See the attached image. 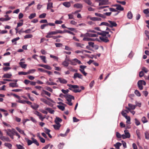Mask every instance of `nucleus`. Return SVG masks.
Listing matches in <instances>:
<instances>
[{
    "label": "nucleus",
    "mask_w": 149,
    "mask_h": 149,
    "mask_svg": "<svg viewBox=\"0 0 149 149\" xmlns=\"http://www.w3.org/2000/svg\"><path fill=\"white\" fill-rule=\"evenodd\" d=\"M115 6L116 7V9L117 10L122 11L124 10V8L120 5H116Z\"/></svg>",
    "instance_id": "nucleus-22"
},
{
    "label": "nucleus",
    "mask_w": 149,
    "mask_h": 149,
    "mask_svg": "<svg viewBox=\"0 0 149 149\" xmlns=\"http://www.w3.org/2000/svg\"><path fill=\"white\" fill-rule=\"evenodd\" d=\"M73 77L74 79H75L77 78H79L80 79H82L83 76L79 73H76L74 74Z\"/></svg>",
    "instance_id": "nucleus-11"
},
{
    "label": "nucleus",
    "mask_w": 149,
    "mask_h": 149,
    "mask_svg": "<svg viewBox=\"0 0 149 149\" xmlns=\"http://www.w3.org/2000/svg\"><path fill=\"white\" fill-rule=\"evenodd\" d=\"M86 67V66L81 65L79 66L80 69L79 70L85 76H86L87 74V73L84 71V69Z\"/></svg>",
    "instance_id": "nucleus-6"
},
{
    "label": "nucleus",
    "mask_w": 149,
    "mask_h": 149,
    "mask_svg": "<svg viewBox=\"0 0 149 149\" xmlns=\"http://www.w3.org/2000/svg\"><path fill=\"white\" fill-rule=\"evenodd\" d=\"M64 145L63 143H60L58 146V147L59 149H62Z\"/></svg>",
    "instance_id": "nucleus-57"
},
{
    "label": "nucleus",
    "mask_w": 149,
    "mask_h": 149,
    "mask_svg": "<svg viewBox=\"0 0 149 149\" xmlns=\"http://www.w3.org/2000/svg\"><path fill=\"white\" fill-rule=\"evenodd\" d=\"M16 129L21 134H23L24 135H25L26 134L24 133V131L21 129L19 127H16Z\"/></svg>",
    "instance_id": "nucleus-31"
},
{
    "label": "nucleus",
    "mask_w": 149,
    "mask_h": 149,
    "mask_svg": "<svg viewBox=\"0 0 149 149\" xmlns=\"http://www.w3.org/2000/svg\"><path fill=\"white\" fill-rule=\"evenodd\" d=\"M127 18L130 19H132L133 17L131 11H129L127 14Z\"/></svg>",
    "instance_id": "nucleus-28"
},
{
    "label": "nucleus",
    "mask_w": 149,
    "mask_h": 149,
    "mask_svg": "<svg viewBox=\"0 0 149 149\" xmlns=\"http://www.w3.org/2000/svg\"><path fill=\"white\" fill-rule=\"evenodd\" d=\"M141 121L143 123H146L148 122L145 116H143L142 118Z\"/></svg>",
    "instance_id": "nucleus-49"
},
{
    "label": "nucleus",
    "mask_w": 149,
    "mask_h": 149,
    "mask_svg": "<svg viewBox=\"0 0 149 149\" xmlns=\"http://www.w3.org/2000/svg\"><path fill=\"white\" fill-rule=\"evenodd\" d=\"M45 109L51 114H53L54 112V111L50 108H45Z\"/></svg>",
    "instance_id": "nucleus-24"
},
{
    "label": "nucleus",
    "mask_w": 149,
    "mask_h": 149,
    "mask_svg": "<svg viewBox=\"0 0 149 149\" xmlns=\"http://www.w3.org/2000/svg\"><path fill=\"white\" fill-rule=\"evenodd\" d=\"M40 57L42 61L43 62L45 63H46L47 61L46 60V58L45 56H40Z\"/></svg>",
    "instance_id": "nucleus-38"
},
{
    "label": "nucleus",
    "mask_w": 149,
    "mask_h": 149,
    "mask_svg": "<svg viewBox=\"0 0 149 149\" xmlns=\"http://www.w3.org/2000/svg\"><path fill=\"white\" fill-rule=\"evenodd\" d=\"M95 16L98 17H101L102 18H105V16L103 15L100 14V13H95Z\"/></svg>",
    "instance_id": "nucleus-47"
},
{
    "label": "nucleus",
    "mask_w": 149,
    "mask_h": 149,
    "mask_svg": "<svg viewBox=\"0 0 149 149\" xmlns=\"http://www.w3.org/2000/svg\"><path fill=\"white\" fill-rule=\"evenodd\" d=\"M63 22L61 20H56L55 22V23L56 24H61L63 23Z\"/></svg>",
    "instance_id": "nucleus-59"
},
{
    "label": "nucleus",
    "mask_w": 149,
    "mask_h": 149,
    "mask_svg": "<svg viewBox=\"0 0 149 149\" xmlns=\"http://www.w3.org/2000/svg\"><path fill=\"white\" fill-rule=\"evenodd\" d=\"M9 86L12 87H17L18 86L17 85V83H11L9 84Z\"/></svg>",
    "instance_id": "nucleus-39"
},
{
    "label": "nucleus",
    "mask_w": 149,
    "mask_h": 149,
    "mask_svg": "<svg viewBox=\"0 0 149 149\" xmlns=\"http://www.w3.org/2000/svg\"><path fill=\"white\" fill-rule=\"evenodd\" d=\"M85 36L86 37H96L97 36V35L96 33H89L87 32L85 33Z\"/></svg>",
    "instance_id": "nucleus-13"
},
{
    "label": "nucleus",
    "mask_w": 149,
    "mask_h": 149,
    "mask_svg": "<svg viewBox=\"0 0 149 149\" xmlns=\"http://www.w3.org/2000/svg\"><path fill=\"white\" fill-rule=\"evenodd\" d=\"M128 105L130 108V110H131V109L134 110L136 108V105H133L131 104H129Z\"/></svg>",
    "instance_id": "nucleus-34"
},
{
    "label": "nucleus",
    "mask_w": 149,
    "mask_h": 149,
    "mask_svg": "<svg viewBox=\"0 0 149 149\" xmlns=\"http://www.w3.org/2000/svg\"><path fill=\"white\" fill-rule=\"evenodd\" d=\"M53 126L55 130H58L61 127L60 124H56V125H54Z\"/></svg>",
    "instance_id": "nucleus-40"
},
{
    "label": "nucleus",
    "mask_w": 149,
    "mask_h": 149,
    "mask_svg": "<svg viewBox=\"0 0 149 149\" xmlns=\"http://www.w3.org/2000/svg\"><path fill=\"white\" fill-rule=\"evenodd\" d=\"M135 123L137 126H138L140 124V122L136 118L135 119Z\"/></svg>",
    "instance_id": "nucleus-62"
},
{
    "label": "nucleus",
    "mask_w": 149,
    "mask_h": 149,
    "mask_svg": "<svg viewBox=\"0 0 149 149\" xmlns=\"http://www.w3.org/2000/svg\"><path fill=\"white\" fill-rule=\"evenodd\" d=\"M68 86H69V89L75 93L79 92H81V90H80L78 88L79 86L77 85H72L71 84H68Z\"/></svg>",
    "instance_id": "nucleus-2"
},
{
    "label": "nucleus",
    "mask_w": 149,
    "mask_h": 149,
    "mask_svg": "<svg viewBox=\"0 0 149 149\" xmlns=\"http://www.w3.org/2000/svg\"><path fill=\"white\" fill-rule=\"evenodd\" d=\"M108 22L110 24H109V26L111 28H112L113 26H116L117 25V24L115 22L109 20Z\"/></svg>",
    "instance_id": "nucleus-9"
},
{
    "label": "nucleus",
    "mask_w": 149,
    "mask_h": 149,
    "mask_svg": "<svg viewBox=\"0 0 149 149\" xmlns=\"http://www.w3.org/2000/svg\"><path fill=\"white\" fill-rule=\"evenodd\" d=\"M58 79L59 80V82L61 83L65 84L67 82V81L63 78H58Z\"/></svg>",
    "instance_id": "nucleus-17"
},
{
    "label": "nucleus",
    "mask_w": 149,
    "mask_h": 149,
    "mask_svg": "<svg viewBox=\"0 0 149 149\" xmlns=\"http://www.w3.org/2000/svg\"><path fill=\"white\" fill-rule=\"evenodd\" d=\"M108 1L107 0H101L99 2V6L107 4L108 3Z\"/></svg>",
    "instance_id": "nucleus-14"
},
{
    "label": "nucleus",
    "mask_w": 149,
    "mask_h": 149,
    "mask_svg": "<svg viewBox=\"0 0 149 149\" xmlns=\"http://www.w3.org/2000/svg\"><path fill=\"white\" fill-rule=\"evenodd\" d=\"M53 7V3L52 2H49L47 3V10L50 9Z\"/></svg>",
    "instance_id": "nucleus-23"
},
{
    "label": "nucleus",
    "mask_w": 149,
    "mask_h": 149,
    "mask_svg": "<svg viewBox=\"0 0 149 149\" xmlns=\"http://www.w3.org/2000/svg\"><path fill=\"white\" fill-rule=\"evenodd\" d=\"M84 1L89 5L92 6H93V4L90 0H84Z\"/></svg>",
    "instance_id": "nucleus-36"
},
{
    "label": "nucleus",
    "mask_w": 149,
    "mask_h": 149,
    "mask_svg": "<svg viewBox=\"0 0 149 149\" xmlns=\"http://www.w3.org/2000/svg\"><path fill=\"white\" fill-rule=\"evenodd\" d=\"M104 36H100V38L102 40L105 42H107L109 41V40L107 38L104 37Z\"/></svg>",
    "instance_id": "nucleus-20"
},
{
    "label": "nucleus",
    "mask_w": 149,
    "mask_h": 149,
    "mask_svg": "<svg viewBox=\"0 0 149 149\" xmlns=\"http://www.w3.org/2000/svg\"><path fill=\"white\" fill-rule=\"evenodd\" d=\"M33 36L32 34H27L24 36V39L29 38H32Z\"/></svg>",
    "instance_id": "nucleus-46"
},
{
    "label": "nucleus",
    "mask_w": 149,
    "mask_h": 149,
    "mask_svg": "<svg viewBox=\"0 0 149 149\" xmlns=\"http://www.w3.org/2000/svg\"><path fill=\"white\" fill-rule=\"evenodd\" d=\"M16 146L17 149H24V147L20 145L17 144Z\"/></svg>",
    "instance_id": "nucleus-56"
},
{
    "label": "nucleus",
    "mask_w": 149,
    "mask_h": 149,
    "mask_svg": "<svg viewBox=\"0 0 149 149\" xmlns=\"http://www.w3.org/2000/svg\"><path fill=\"white\" fill-rule=\"evenodd\" d=\"M36 16V14L35 13L31 14L29 16V18L31 19Z\"/></svg>",
    "instance_id": "nucleus-45"
},
{
    "label": "nucleus",
    "mask_w": 149,
    "mask_h": 149,
    "mask_svg": "<svg viewBox=\"0 0 149 149\" xmlns=\"http://www.w3.org/2000/svg\"><path fill=\"white\" fill-rule=\"evenodd\" d=\"M63 4L65 7L67 8L69 7L70 6V3L69 2H65L63 3Z\"/></svg>",
    "instance_id": "nucleus-25"
},
{
    "label": "nucleus",
    "mask_w": 149,
    "mask_h": 149,
    "mask_svg": "<svg viewBox=\"0 0 149 149\" xmlns=\"http://www.w3.org/2000/svg\"><path fill=\"white\" fill-rule=\"evenodd\" d=\"M109 33L108 32L105 31H101V32L96 31V32L95 33L97 34V36L99 35L102 36H105L107 35V36L109 37H110L111 36L109 34Z\"/></svg>",
    "instance_id": "nucleus-4"
},
{
    "label": "nucleus",
    "mask_w": 149,
    "mask_h": 149,
    "mask_svg": "<svg viewBox=\"0 0 149 149\" xmlns=\"http://www.w3.org/2000/svg\"><path fill=\"white\" fill-rule=\"evenodd\" d=\"M75 44L77 47H80L82 48H83V47L84 46V44L78 42L75 43Z\"/></svg>",
    "instance_id": "nucleus-43"
},
{
    "label": "nucleus",
    "mask_w": 149,
    "mask_h": 149,
    "mask_svg": "<svg viewBox=\"0 0 149 149\" xmlns=\"http://www.w3.org/2000/svg\"><path fill=\"white\" fill-rule=\"evenodd\" d=\"M74 7L78 8H81L83 7L82 4L79 3H77L74 5Z\"/></svg>",
    "instance_id": "nucleus-18"
},
{
    "label": "nucleus",
    "mask_w": 149,
    "mask_h": 149,
    "mask_svg": "<svg viewBox=\"0 0 149 149\" xmlns=\"http://www.w3.org/2000/svg\"><path fill=\"white\" fill-rule=\"evenodd\" d=\"M0 139L4 141L10 142V141L8 137L3 136L2 135L0 136Z\"/></svg>",
    "instance_id": "nucleus-10"
},
{
    "label": "nucleus",
    "mask_w": 149,
    "mask_h": 149,
    "mask_svg": "<svg viewBox=\"0 0 149 149\" xmlns=\"http://www.w3.org/2000/svg\"><path fill=\"white\" fill-rule=\"evenodd\" d=\"M19 75H26L28 74V72H18Z\"/></svg>",
    "instance_id": "nucleus-55"
},
{
    "label": "nucleus",
    "mask_w": 149,
    "mask_h": 149,
    "mask_svg": "<svg viewBox=\"0 0 149 149\" xmlns=\"http://www.w3.org/2000/svg\"><path fill=\"white\" fill-rule=\"evenodd\" d=\"M12 75L11 73H6L4 74L3 76V77L8 78H11Z\"/></svg>",
    "instance_id": "nucleus-26"
},
{
    "label": "nucleus",
    "mask_w": 149,
    "mask_h": 149,
    "mask_svg": "<svg viewBox=\"0 0 149 149\" xmlns=\"http://www.w3.org/2000/svg\"><path fill=\"white\" fill-rule=\"evenodd\" d=\"M137 84L139 89L141 90H142L143 89L142 85L145 86L146 85V83L144 81L140 80L138 81Z\"/></svg>",
    "instance_id": "nucleus-5"
},
{
    "label": "nucleus",
    "mask_w": 149,
    "mask_h": 149,
    "mask_svg": "<svg viewBox=\"0 0 149 149\" xmlns=\"http://www.w3.org/2000/svg\"><path fill=\"white\" fill-rule=\"evenodd\" d=\"M96 40V39H95L94 38H91L87 37H84L83 40L84 41H95Z\"/></svg>",
    "instance_id": "nucleus-19"
},
{
    "label": "nucleus",
    "mask_w": 149,
    "mask_h": 149,
    "mask_svg": "<svg viewBox=\"0 0 149 149\" xmlns=\"http://www.w3.org/2000/svg\"><path fill=\"white\" fill-rule=\"evenodd\" d=\"M125 118L127 119L126 123L127 124H131V123L130 122V118L129 116H127L125 117Z\"/></svg>",
    "instance_id": "nucleus-33"
},
{
    "label": "nucleus",
    "mask_w": 149,
    "mask_h": 149,
    "mask_svg": "<svg viewBox=\"0 0 149 149\" xmlns=\"http://www.w3.org/2000/svg\"><path fill=\"white\" fill-rule=\"evenodd\" d=\"M55 121L56 124H60L59 123L62 121V120L61 118L56 117Z\"/></svg>",
    "instance_id": "nucleus-27"
},
{
    "label": "nucleus",
    "mask_w": 149,
    "mask_h": 149,
    "mask_svg": "<svg viewBox=\"0 0 149 149\" xmlns=\"http://www.w3.org/2000/svg\"><path fill=\"white\" fill-rule=\"evenodd\" d=\"M4 146L8 148L9 149H11L12 148V145L10 143H5L4 144Z\"/></svg>",
    "instance_id": "nucleus-30"
},
{
    "label": "nucleus",
    "mask_w": 149,
    "mask_h": 149,
    "mask_svg": "<svg viewBox=\"0 0 149 149\" xmlns=\"http://www.w3.org/2000/svg\"><path fill=\"white\" fill-rule=\"evenodd\" d=\"M63 95L66 99L67 100L66 102L70 106H72L73 104L71 102L72 100H74V97L72 95H63L62 94L60 95V96L61 97V95Z\"/></svg>",
    "instance_id": "nucleus-1"
},
{
    "label": "nucleus",
    "mask_w": 149,
    "mask_h": 149,
    "mask_svg": "<svg viewBox=\"0 0 149 149\" xmlns=\"http://www.w3.org/2000/svg\"><path fill=\"white\" fill-rule=\"evenodd\" d=\"M19 37L16 38H15L12 39V42H15V43H14V44L15 45H16L17 43H16V41L17 40H19Z\"/></svg>",
    "instance_id": "nucleus-52"
},
{
    "label": "nucleus",
    "mask_w": 149,
    "mask_h": 149,
    "mask_svg": "<svg viewBox=\"0 0 149 149\" xmlns=\"http://www.w3.org/2000/svg\"><path fill=\"white\" fill-rule=\"evenodd\" d=\"M57 107L59 109L61 110L62 111L64 110L65 109V107L62 106L58 105Z\"/></svg>",
    "instance_id": "nucleus-63"
},
{
    "label": "nucleus",
    "mask_w": 149,
    "mask_h": 149,
    "mask_svg": "<svg viewBox=\"0 0 149 149\" xmlns=\"http://www.w3.org/2000/svg\"><path fill=\"white\" fill-rule=\"evenodd\" d=\"M122 145V144L119 142H117L116 144L114 145V146L116 148L118 149H119L120 146Z\"/></svg>",
    "instance_id": "nucleus-37"
},
{
    "label": "nucleus",
    "mask_w": 149,
    "mask_h": 149,
    "mask_svg": "<svg viewBox=\"0 0 149 149\" xmlns=\"http://www.w3.org/2000/svg\"><path fill=\"white\" fill-rule=\"evenodd\" d=\"M134 93L138 96L139 97L141 96V94L137 90H136L134 91Z\"/></svg>",
    "instance_id": "nucleus-58"
},
{
    "label": "nucleus",
    "mask_w": 149,
    "mask_h": 149,
    "mask_svg": "<svg viewBox=\"0 0 149 149\" xmlns=\"http://www.w3.org/2000/svg\"><path fill=\"white\" fill-rule=\"evenodd\" d=\"M43 91L44 92V93H45V94L47 95V96H48L49 97L50 96L51 94L49 93L48 92H47L45 90H43Z\"/></svg>",
    "instance_id": "nucleus-64"
},
{
    "label": "nucleus",
    "mask_w": 149,
    "mask_h": 149,
    "mask_svg": "<svg viewBox=\"0 0 149 149\" xmlns=\"http://www.w3.org/2000/svg\"><path fill=\"white\" fill-rule=\"evenodd\" d=\"M142 70L143 72H144L146 73H147L148 71V70L145 67H143Z\"/></svg>",
    "instance_id": "nucleus-61"
},
{
    "label": "nucleus",
    "mask_w": 149,
    "mask_h": 149,
    "mask_svg": "<svg viewBox=\"0 0 149 149\" xmlns=\"http://www.w3.org/2000/svg\"><path fill=\"white\" fill-rule=\"evenodd\" d=\"M25 62H20L19 63V64L20 65V67L26 69V68L27 64H24Z\"/></svg>",
    "instance_id": "nucleus-16"
},
{
    "label": "nucleus",
    "mask_w": 149,
    "mask_h": 149,
    "mask_svg": "<svg viewBox=\"0 0 149 149\" xmlns=\"http://www.w3.org/2000/svg\"><path fill=\"white\" fill-rule=\"evenodd\" d=\"M125 134L127 138H129L130 137V135L129 132L128 130H125L124 131Z\"/></svg>",
    "instance_id": "nucleus-29"
},
{
    "label": "nucleus",
    "mask_w": 149,
    "mask_h": 149,
    "mask_svg": "<svg viewBox=\"0 0 149 149\" xmlns=\"http://www.w3.org/2000/svg\"><path fill=\"white\" fill-rule=\"evenodd\" d=\"M31 139L33 141V143L35 144L37 146H38L39 145V143L38 142L37 140L33 138H31Z\"/></svg>",
    "instance_id": "nucleus-42"
},
{
    "label": "nucleus",
    "mask_w": 149,
    "mask_h": 149,
    "mask_svg": "<svg viewBox=\"0 0 149 149\" xmlns=\"http://www.w3.org/2000/svg\"><path fill=\"white\" fill-rule=\"evenodd\" d=\"M90 19L91 20L93 21H99L101 20V18L97 17H90Z\"/></svg>",
    "instance_id": "nucleus-21"
},
{
    "label": "nucleus",
    "mask_w": 149,
    "mask_h": 149,
    "mask_svg": "<svg viewBox=\"0 0 149 149\" xmlns=\"http://www.w3.org/2000/svg\"><path fill=\"white\" fill-rule=\"evenodd\" d=\"M105 25L109 26V23L106 22H103L101 23L99 26Z\"/></svg>",
    "instance_id": "nucleus-54"
},
{
    "label": "nucleus",
    "mask_w": 149,
    "mask_h": 149,
    "mask_svg": "<svg viewBox=\"0 0 149 149\" xmlns=\"http://www.w3.org/2000/svg\"><path fill=\"white\" fill-rule=\"evenodd\" d=\"M6 132L11 139H13V133L12 130L8 129L6 130Z\"/></svg>",
    "instance_id": "nucleus-8"
},
{
    "label": "nucleus",
    "mask_w": 149,
    "mask_h": 149,
    "mask_svg": "<svg viewBox=\"0 0 149 149\" xmlns=\"http://www.w3.org/2000/svg\"><path fill=\"white\" fill-rule=\"evenodd\" d=\"M67 29L71 31H74L75 32H77V31L74 28H68Z\"/></svg>",
    "instance_id": "nucleus-60"
},
{
    "label": "nucleus",
    "mask_w": 149,
    "mask_h": 149,
    "mask_svg": "<svg viewBox=\"0 0 149 149\" xmlns=\"http://www.w3.org/2000/svg\"><path fill=\"white\" fill-rule=\"evenodd\" d=\"M44 131L45 132V133L47 134L49 136L50 138H52V136L50 134L49 132H50V130L47 129V128L45 127L44 128Z\"/></svg>",
    "instance_id": "nucleus-15"
},
{
    "label": "nucleus",
    "mask_w": 149,
    "mask_h": 149,
    "mask_svg": "<svg viewBox=\"0 0 149 149\" xmlns=\"http://www.w3.org/2000/svg\"><path fill=\"white\" fill-rule=\"evenodd\" d=\"M39 66L43 67L46 69L48 70H51L52 68L51 66L48 65H43V64H39L38 65Z\"/></svg>",
    "instance_id": "nucleus-12"
},
{
    "label": "nucleus",
    "mask_w": 149,
    "mask_h": 149,
    "mask_svg": "<svg viewBox=\"0 0 149 149\" xmlns=\"http://www.w3.org/2000/svg\"><path fill=\"white\" fill-rule=\"evenodd\" d=\"M145 138L147 140L149 139V133L147 132L146 131L144 133Z\"/></svg>",
    "instance_id": "nucleus-41"
},
{
    "label": "nucleus",
    "mask_w": 149,
    "mask_h": 149,
    "mask_svg": "<svg viewBox=\"0 0 149 149\" xmlns=\"http://www.w3.org/2000/svg\"><path fill=\"white\" fill-rule=\"evenodd\" d=\"M31 29H28L26 30L23 31H22V33H29L31 32Z\"/></svg>",
    "instance_id": "nucleus-50"
},
{
    "label": "nucleus",
    "mask_w": 149,
    "mask_h": 149,
    "mask_svg": "<svg viewBox=\"0 0 149 149\" xmlns=\"http://www.w3.org/2000/svg\"><path fill=\"white\" fill-rule=\"evenodd\" d=\"M25 139L26 141L27 142L28 145L30 146L33 143V141L29 139L28 138H25Z\"/></svg>",
    "instance_id": "nucleus-32"
},
{
    "label": "nucleus",
    "mask_w": 149,
    "mask_h": 149,
    "mask_svg": "<svg viewBox=\"0 0 149 149\" xmlns=\"http://www.w3.org/2000/svg\"><path fill=\"white\" fill-rule=\"evenodd\" d=\"M68 61L70 62V64L72 65H76L77 64H82L80 61L77 58H75L71 60H68Z\"/></svg>",
    "instance_id": "nucleus-3"
},
{
    "label": "nucleus",
    "mask_w": 149,
    "mask_h": 149,
    "mask_svg": "<svg viewBox=\"0 0 149 149\" xmlns=\"http://www.w3.org/2000/svg\"><path fill=\"white\" fill-rule=\"evenodd\" d=\"M69 63L66 60L63 62L62 63V65L65 67H67L69 65Z\"/></svg>",
    "instance_id": "nucleus-44"
},
{
    "label": "nucleus",
    "mask_w": 149,
    "mask_h": 149,
    "mask_svg": "<svg viewBox=\"0 0 149 149\" xmlns=\"http://www.w3.org/2000/svg\"><path fill=\"white\" fill-rule=\"evenodd\" d=\"M47 34V35L45 36L47 38H52L53 37L52 35L56 34V31L49 32Z\"/></svg>",
    "instance_id": "nucleus-7"
},
{
    "label": "nucleus",
    "mask_w": 149,
    "mask_h": 149,
    "mask_svg": "<svg viewBox=\"0 0 149 149\" xmlns=\"http://www.w3.org/2000/svg\"><path fill=\"white\" fill-rule=\"evenodd\" d=\"M36 70L34 69H32L29 70L27 72L28 74H32L36 72Z\"/></svg>",
    "instance_id": "nucleus-51"
},
{
    "label": "nucleus",
    "mask_w": 149,
    "mask_h": 149,
    "mask_svg": "<svg viewBox=\"0 0 149 149\" xmlns=\"http://www.w3.org/2000/svg\"><path fill=\"white\" fill-rule=\"evenodd\" d=\"M46 15V13H43L41 14H40L39 16V17L40 18H44L45 17Z\"/></svg>",
    "instance_id": "nucleus-53"
},
{
    "label": "nucleus",
    "mask_w": 149,
    "mask_h": 149,
    "mask_svg": "<svg viewBox=\"0 0 149 149\" xmlns=\"http://www.w3.org/2000/svg\"><path fill=\"white\" fill-rule=\"evenodd\" d=\"M31 107L34 109H37L39 107V106L36 104H34L33 105H31Z\"/></svg>",
    "instance_id": "nucleus-35"
},
{
    "label": "nucleus",
    "mask_w": 149,
    "mask_h": 149,
    "mask_svg": "<svg viewBox=\"0 0 149 149\" xmlns=\"http://www.w3.org/2000/svg\"><path fill=\"white\" fill-rule=\"evenodd\" d=\"M18 99V100L16 101L17 102L23 104H25V100H21L20 97L19 99Z\"/></svg>",
    "instance_id": "nucleus-48"
}]
</instances>
